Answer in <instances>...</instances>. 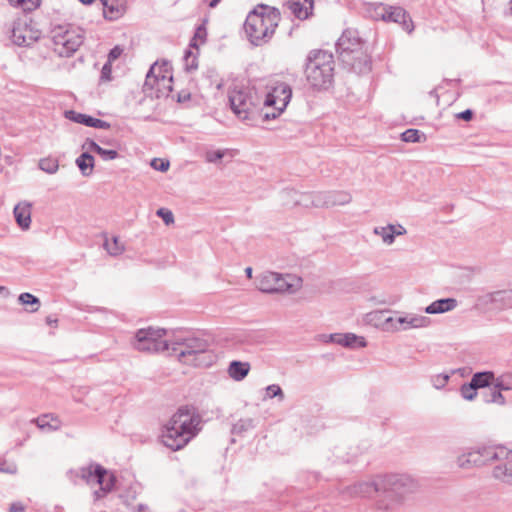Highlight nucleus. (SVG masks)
I'll use <instances>...</instances> for the list:
<instances>
[{
  "label": "nucleus",
  "mask_w": 512,
  "mask_h": 512,
  "mask_svg": "<svg viewBox=\"0 0 512 512\" xmlns=\"http://www.w3.org/2000/svg\"><path fill=\"white\" fill-rule=\"evenodd\" d=\"M498 461L492 471L496 480L512 485V452L502 446H480L463 450L456 458L460 469L468 470Z\"/></svg>",
  "instance_id": "1"
},
{
  "label": "nucleus",
  "mask_w": 512,
  "mask_h": 512,
  "mask_svg": "<svg viewBox=\"0 0 512 512\" xmlns=\"http://www.w3.org/2000/svg\"><path fill=\"white\" fill-rule=\"evenodd\" d=\"M201 416L193 407H180L162 432V443L172 451L184 448L201 430Z\"/></svg>",
  "instance_id": "2"
},
{
  "label": "nucleus",
  "mask_w": 512,
  "mask_h": 512,
  "mask_svg": "<svg viewBox=\"0 0 512 512\" xmlns=\"http://www.w3.org/2000/svg\"><path fill=\"white\" fill-rule=\"evenodd\" d=\"M170 341L169 355L176 356L183 364L209 367L215 362L216 356L203 338L174 334Z\"/></svg>",
  "instance_id": "3"
},
{
  "label": "nucleus",
  "mask_w": 512,
  "mask_h": 512,
  "mask_svg": "<svg viewBox=\"0 0 512 512\" xmlns=\"http://www.w3.org/2000/svg\"><path fill=\"white\" fill-rule=\"evenodd\" d=\"M281 20L277 8L259 4L246 17L244 23L245 34L254 46H261L273 37Z\"/></svg>",
  "instance_id": "4"
},
{
  "label": "nucleus",
  "mask_w": 512,
  "mask_h": 512,
  "mask_svg": "<svg viewBox=\"0 0 512 512\" xmlns=\"http://www.w3.org/2000/svg\"><path fill=\"white\" fill-rule=\"evenodd\" d=\"M418 489L417 482L406 474H389L381 476V497L377 506L381 510H389L401 503L404 497Z\"/></svg>",
  "instance_id": "5"
},
{
  "label": "nucleus",
  "mask_w": 512,
  "mask_h": 512,
  "mask_svg": "<svg viewBox=\"0 0 512 512\" xmlns=\"http://www.w3.org/2000/svg\"><path fill=\"white\" fill-rule=\"evenodd\" d=\"M305 75L314 89H328L334 78L333 55L323 50L311 51L307 56Z\"/></svg>",
  "instance_id": "6"
},
{
  "label": "nucleus",
  "mask_w": 512,
  "mask_h": 512,
  "mask_svg": "<svg viewBox=\"0 0 512 512\" xmlns=\"http://www.w3.org/2000/svg\"><path fill=\"white\" fill-rule=\"evenodd\" d=\"M336 50L341 60L359 73L371 70V61L362 52V44L357 33L345 30L336 43Z\"/></svg>",
  "instance_id": "7"
},
{
  "label": "nucleus",
  "mask_w": 512,
  "mask_h": 512,
  "mask_svg": "<svg viewBox=\"0 0 512 512\" xmlns=\"http://www.w3.org/2000/svg\"><path fill=\"white\" fill-rule=\"evenodd\" d=\"M229 102L235 115L244 121H254L258 116L263 119L262 98L257 91L249 87L235 88L229 92Z\"/></svg>",
  "instance_id": "8"
},
{
  "label": "nucleus",
  "mask_w": 512,
  "mask_h": 512,
  "mask_svg": "<svg viewBox=\"0 0 512 512\" xmlns=\"http://www.w3.org/2000/svg\"><path fill=\"white\" fill-rule=\"evenodd\" d=\"M292 97L291 86L282 81H277L268 86V91L262 99L263 120L276 119L283 113Z\"/></svg>",
  "instance_id": "9"
},
{
  "label": "nucleus",
  "mask_w": 512,
  "mask_h": 512,
  "mask_svg": "<svg viewBox=\"0 0 512 512\" xmlns=\"http://www.w3.org/2000/svg\"><path fill=\"white\" fill-rule=\"evenodd\" d=\"M301 285V279L291 274H282L265 271L256 279V287L259 291L268 294L294 293Z\"/></svg>",
  "instance_id": "10"
},
{
  "label": "nucleus",
  "mask_w": 512,
  "mask_h": 512,
  "mask_svg": "<svg viewBox=\"0 0 512 512\" xmlns=\"http://www.w3.org/2000/svg\"><path fill=\"white\" fill-rule=\"evenodd\" d=\"M168 331L162 328H143L135 334L134 347L141 352L159 353L170 351L171 338H167Z\"/></svg>",
  "instance_id": "11"
},
{
  "label": "nucleus",
  "mask_w": 512,
  "mask_h": 512,
  "mask_svg": "<svg viewBox=\"0 0 512 512\" xmlns=\"http://www.w3.org/2000/svg\"><path fill=\"white\" fill-rule=\"evenodd\" d=\"M52 42L56 53L69 57L83 43V36L76 30L58 27L52 31Z\"/></svg>",
  "instance_id": "12"
},
{
  "label": "nucleus",
  "mask_w": 512,
  "mask_h": 512,
  "mask_svg": "<svg viewBox=\"0 0 512 512\" xmlns=\"http://www.w3.org/2000/svg\"><path fill=\"white\" fill-rule=\"evenodd\" d=\"M77 475L87 484L97 483L102 486V491L110 492L114 487L116 478L100 464L91 463L79 468Z\"/></svg>",
  "instance_id": "13"
},
{
  "label": "nucleus",
  "mask_w": 512,
  "mask_h": 512,
  "mask_svg": "<svg viewBox=\"0 0 512 512\" xmlns=\"http://www.w3.org/2000/svg\"><path fill=\"white\" fill-rule=\"evenodd\" d=\"M41 31L25 20H15L11 28L10 38L17 46L27 47L39 40Z\"/></svg>",
  "instance_id": "14"
},
{
  "label": "nucleus",
  "mask_w": 512,
  "mask_h": 512,
  "mask_svg": "<svg viewBox=\"0 0 512 512\" xmlns=\"http://www.w3.org/2000/svg\"><path fill=\"white\" fill-rule=\"evenodd\" d=\"M170 79H173L170 63L168 61L155 62L146 75L144 90H154L155 85L160 83L169 85Z\"/></svg>",
  "instance_id": "15"
},
{
  "label": "nucleus",
  "mask_w": 512,
  "mask_h": 512,
  "mask_svg": "<svg viewBox=\"0 0 512 512\" xmlns=\"http://www.w3.org/2000/svg\"><path fill=\"white\" fill-rule=\"evenodd\" d=\"M311 197L313 206L327 208L336 205H345L352 200L350 193L345 191L318 192L314 193Z\"/></svg>",
  "instance_id": "16"
},
{
  "label": "nucleus",
  "mask_w": 512,
  "mask_h": 512,
  "mask_svg": "<svg viewBox=\"0 0 512 512\" xmlns=\"http://www.w3.org/2000/svg\"><path fill=\"white\" fill-rule=\"evenodd\" d=\"M343 494L351 498H367L378 493L381 496V477L375 480L358 481L353 485L347 486L342 491Z\"/></svg>",
  "instance_id": "17"
},
{
  "label": "nucleus",
  "mask_w": 512,
  "mask_h": 512,
  "mask_svg": "<svg viewBox=\"0 0 512 512\" xmlns=\"http://www.w3.org/2000/svg\"><path fill=\"white\" fill-rule=\"evenodd\" d=\"M485 305H493L496 309L506 310L512 308V289L489 292L480 298Z\"/></svg>",
  "instance_id": "18"
},
{
  "label": "nucleus",
  "mask_w": 512,
  "mask_h": 512,
  "mask_svg": "<svg viewBox=\"0 0 512 512\" xmlns=\"http://www.w3.org/2000/svg\"><path fill=\"white\" fill-rule=\"evenodd\" d=\"M382 18L385 21L399 23L404 30L411 33L413 31V23L407 12L398 6H389L384 8Z\"/></svg>",
  "instance_id": "19"
},
{
  "label": "nucleus",
  "mask_w": 512,
  "mask_h": 512,
  "mask_svg": "<svg viewBox=\"0 0 512 512\" xmlns=\"http://www.w3.org/2000/svg\"><path fill=\"white\" fill-rule=\"evenodd\" d=\"M396 321L397 324L404 325L403 329L407 330L410 328H422L427 327L430 324V318L426 316H419L414 314H409L406 316H401L396 319L393 317H385L384 322L388 325L391 324V327L398 330L399 328L393 324V322Z\"/></svg>",
  "instance_id": "20"
},
{
  "label": "nucleus",
  "mask_w": 512,
  "mask_h": 512,
  "mask_svg": "<svg viewBox=\"0 0 512 512\" xmlns=\"http://www.w3.org/2000/svg\"><path fill=\"white\" fill-rule=\"evenodd\" d=\"M285 5L296 18L305 20L312 14L314 0H289Z\"/></svg>",
  "instance_id": "21"
},
{
  "label": "nucleus",
  "mask_w": 512,
  "mask_h": 512,
  "mask_svg": "<svg viewBox=\"0 0 512 512\" xmlns=\"http://www.w3.org/2000/svg\"><path fill=\"white\" fill-rule=\"evenodd\" d=\"M103 5V14L106 19L116 20L126 11V0H101Z\"/></svg>",
  "instance_id": "22"
},
{
  "label": "nucleus",
  "mask_w": 512,
  "mask_h": 512,
  "mask_svg": "<svg viewBox=\"0 0 512 512\" xmlns=\"http://www.w3.org/2000/svg\"><path fill=\"white\" fill-rule=\"evenodd\" d=\"M16 223L22 230H28L31 225V204L18 203L13 210Z\"/></svg>",
  "instance_id": "23"
},
{
  "label": "nucleus",
  "mask_w": 512,
  "mask_h": 512,
  "mask_svg": "<svg viewBox=\"0 0 512 512\" xmlns=\"http://www.w3.org/2000/svg\"><path fill=\"white\" fill-rule=\"evenodd\" d=\"M331 340L344 347L355 348V347H366L367 343L363 337L357 336L353 333L346 334H332Z\"/></svg>",
  "instance_id": "24"
},
{
  "label": "nucleus",
  "mask_w": 512,
  "mask_h": 512,
  "mask_svg": "<svg viewBox=\"0 0 512 512\" xmlns=\"http://www.w3.org/2000/svg\"><path fill=\"white\" fill-rule=\"evenodd\" d=\"M457 307V300L454 298H443L432 302L425 308L427 314H439L453 310Z\"/></svg>",
  "instance_id": "25"
},
{
  "label": "nucleus",
  "mask_w": 512,
  "mask_h": 512,
  "mask_svg": "<svg viewBox=\"0 0 512 512\" xmlns=\"http://www.w3.org/2000/svg\"><path fill=\"white\" fill-rule=\"evenodd\" d=\"M250 368L248 362L234 360L230 362L227 372L233 380L242 381L248 375Z\"/></svg>",
  "instance_id": "26"
},
{
  "label": "nucleus",
  "mask_w": 512,
  "mask_h": 512,
  "mask_svg": "<svg viewBox=\"0 0 512 512\" xmlns=\"http://www.w3.org/2000/svg\"><path fill=\"white\" fill-rule=\"evenodd\" d=\"M471 381L477 389L491 388L495 381V373L493 371H480L472 375Z\"/></svg>",
  "instance_id": "27"
},
{
  "label": "nucleus",
  "mask_w": 512,
  "mask_h": 512,
  "mask_svg": "<svg viewBox=\"0 0 512 512\" xmlns=\"http://www.w3.org/2000/svg\"><path fill=\"white\" fill-rule=\"evenodd\" d=\"M32 422L36 423L39 429L48 431H56L61 426L60 421L56 417L47 414L33 419Z\"/></svg>",
  "instance_id": "28"
},
{
  "label": "nucleus",
  "mask_w": 512,
  "mask_h": 512,
  "mask_svg": "<svg viewBox=\"0 0 512 512\" xmlns=\"http://www.w3.org/2000/svg\"><path fill=\"white\" fill-rule=\"evenodd\" d=\"M76 165L83 176H89L93 172L94 157L88 152H83L76 159Z\"/></svg>",
  "instance_id": "29"
},
{
  "label": "nucleus",
  "mask_w": 512,
  "mask_h": 512,
  "mask_svg": "<svg viewBox=\"0 0 512 512\" xmlns=\"http://www.w3.org/2000/svg\"><path fill=\"white\" fill-rule=\"evenodd\" d=\"M374 233L379 235L385 244H392L395 240V226L387 225L385 227H376Z\"/></svg>",
  "instance_id": "30"
},
{
  "label": "nucleus",
  "mask_w": 512,
  "mask_h": 512,
  "mask_svg": "<svg viewBox=\"0 0 512 512\" xmlns=\"http://www.w3.org/2000/svg\"><path fill=\"white\" fill-rule=\"evenodd\" d=\"M65 117L70 121L85 125L87 127H90L93 118L90 115L79 113L74 110L65 111Z\"/></svg>",
  "instance_id": "31"
},
{
  "label": "nucleus",
  "mask_w": 512,
  "mask_h": 512,
  "mask_svg": "<svg viewBox=\"0 0 512 512\" xmlns=\"http://www.w3.org/2000/svg\"><path fill=\"white\" fill-rule=\"evenodd\" d=\"M484 402L487 404H497L504 406L506 404V398L498 390L490 388L489 392L483 394Z\"/></svg>",
  "instance_id": "32"
},
{
  "label": "nucleus",
  "mask_w": 512,
  "mask_h": 512,
  "mask_svg": "<svg viewBox=\"0 0 512 512\" xmlns=\"http://www.w3.org/2000/svg\"><path fill=\"white\" fill-rule=\"evenodd\" d=\"M38 166L39 169L48 174H55L59 169V162L55 158L46 157L39 160Z\"/></svg>",
  "instance_id": "33"
},
{
  "label": "nucleus",
  "mask_w": 512,
  "mask_h": 512,
  "mask_svg": "<svg viewBox=\"0 0 512 512\" xmlns=\"http://www.w3.org/2000/svg\"><path fill=\"white\" fill-rule=\"evenodd\" d=\"M401 139L407 143H417L425 139V134L418 129H407L401 134Z\"/></svg>",
  "instance_id": "34"
},
{
  "label": "nucleus",
  "mask_w": 512,
  "mask_h": 512,
  "mask_svg": "<svg viewBox=\"0 0 512 512\" xmlns=\"http://www.w3.org/2000/svg\"><path fill=\"white\" fill-rule=\"evenodd\" d=\"M254 428V421L251 418L240 419L233 424L231 432L232 434H242L248 430Z\"/></svg>",
  "instance_id": "35"
},
{
  "label": "nucleus",
  "mask_w": 512,
  "mask_h": 512,
  "mask_svg": "<svg viewBox=\"0 0 512 512\" xmlns=\"http://www.w3.org/2000/svg\"><path fill=\"white\" fill-rule=\"evenodd\" d=\"M10 4L21 8L24 12L35 10L40 5V0H9Z\"/></svg>",
  "instance_id": "36"
},
{
  "label": "nucleus",
  "mask_w": 512,
  "mask_h": 512,
  "mask_svg": "<svg viewBox=\"0 0 512 512\" xmlns=\"http://www.w3.org/2000/svg\"><path fill=\"white\" fill-rule=\"evenodd\" d=\"M477 390L476 386L473 385V382L470 380L469 383H465L460 387V394L463 399L473 401L478 395Z\"/></svg>",
  "instance_id": "37"
},
{
  "label": "nucleus",
  "mask_w": 512,
  "mask_h": 512,
  "mask_svg": "<svg viewBox=\"0 0 512 512\" xmlns=\"http://www.w3.org/2000/svg\"><path fill=\"white\" fill-rule=\"evenodd\" d=\"M104 247L107 252L112 256H117L123 252V247L119 244L117 237H113L111 241L106 240Z\"/></svg>",
  "instance_id": "38"
},
{
  "label": "nucleus",
  "mask_w": 512,
  "mask_h": 512,
  "mask_svg": "<svg viewBox=\"0 0 512 512\" xmlns=\"http://www.w3.org/2000/svg\"><path fill=\"white\" fill-rule=\"evenodd\" d=\"M278 398L283 401L285 398L284 392L278 384H271L266 387V398Z\"/></svg>",
  "instance_id": "39"
},
{
  "label": "nucleus",
  "mask_w": 512,
  "mask_h": 512,
  "mask_svg": "<svg viewBox=\"0 0 512 512\" xmlns=\"http://www.w3.org/2000/svg\"><path fill=\"white\" fill-rule=\"evenodd\" d=\"M207 36V30L204 25H199L196 28V31L194 33V37L192 38L190 42V46L194 48H198V41L201 43H204Z\"/></svg>",
  "instance_id": "40"
},
{
  "label": "nucleus",
  "mask_w": 512,
  "mask_h": 512,
  "mask_svg": "<svg viewBox=\"0 0 512 512\" xmlns=\"http://www.w3.org/2000/svg\"><path fill=\"white\" fill-rule=\"evenodd\" d=\"M18 471L17 464L0 457V472L14 475Z\"/></svg>",
  "instance_id": "41"
},
{
  "label": "nucleus",
  "mask_w": 512,
  "mask_h": 512,
  "mask_svg": "<svg viewBox=\"0 0 512 512\" xmlns=\"http://www.w3.org/2000/svg\"><path fill=\"white\" fill-rule=\"evenodd\" d=\"M449 379L450 375L448 374H437L432 376L431 382L436 389H442L447 385Z\"/></svg>",
  "instance_id": "42"
},
{
  "label": "nucleus",
  "mask_w": 512,
  "mask_h": 512,
  "mask_svg": "<svg viewBox=\"0 0 512 512\" xmlns=\"http://www.w3.org/2000/svg\"><path fill=\"white\" fill-rule=\"evenodd\" d=\"M172 80H169V85H165L164 83H160L159 85H155L154 89L156 90L155 95L156 97L161 96H168L169 93L172 91Z\"/></svg>",
  "instance_id": "43"
},
{
  "label": "nucleus",
  "mask_w": 512,
  "mask_h": 512,
  "mask_svg": "<svg viewBox=\"0 0 512 512\" xmlns=\"http://www.w3.org/2000/svg\"><path fill=\"white\" fill-rule=\"evenodd\" d=\"M19 301L24 305H39V299L31 293L25 292L20 294Z\"/></svg>",
  "instance_id": "44"
},
{
  "label": "nucleus",
  "mask_w": 512,
  "mask_h": 512,
  "mask_svg": "<svg viewBox=\"0 0 512 512\" xmlns=\"http://www.w3.org/2000/svg\"><path fill=\"white\" fill-rule=\"evenodd\" d=\"M185 69L186 71H192L197 68L196 57L192 55V52L187 50L184 55Z\"/></svg>",
  "instance_id": "45"
},
{
  "label": "nucleus",
  "mask_w": 512,
  "mask_h": 512,
  "mask_svg": "<svg viewBox=\"0 0 512 512\" xmlns=\"http://www.w3.org/2000/svg\"><path fill=\"white\" fill-rule=\"evenodd\" d=\"M157 216L161 217L166 225H170L174 223V216L173 213L166 209V208H160L156 212Z\"/></svg>",
  "instance_id": "46"
},
{
  "label": "nucleus",
  "mask_w": 512,
  "mask_h": 512,
  "mask_svg": "<svg viewBox=\"0 0 512 512\" xmlns=\"http://www.w3.org/2000/svg\"><path fill=\"white\" fill-rule=\"evenodd\" d=\"M224 157V151L222 150H209L206 152L205 158L209 163H215Z\"/></svg>",
  "instance_id": "47"
},
{
  "label": "nucleus",
  "mask_w": 512,
  "mask_h": 512,
  "mask_svg": "<svg viewBox=\"0 0 512 512\" xmlns=\"http://www.w3.org/2000/svg\"><path fill=\"white\" fill-rule=\"evenodd\" d=\"M104 161L114 160L118 157V152L112 149L100 148L97 153Z\"/></svg>",
  "instance_id": "48"
},
{
  "label": "nucleus",
  "mask_w": 512,
  "mask_h": 512,
  "mask_svg": "<svg viewBox=\"0 0 512 512\" xmlns=\"http://www.w3.org/2000/svg\"><path fill=\"white\" fill-rule=\"evenodd\" d=\"M169 162L168 161H163L161 159H153L152 162H151V166L157 170V171H161V172H165L169 169Z\"/></svg>",
  "instance_id": "49"
},
{
  "label": "nucleus",
  "mask_w": 512,
  "mask_h": 512,
  "mask_svg": "<svg viewBox=\"0 0 512 512\" xmlns=\"http://www.w3.org/2000/svg\"><path fill=\"white\" fill-rule=\"evenodd\" d=\"M90 127L92 128H97V129H109L111 127L110 123L104 121V120H101V119H98V118H92V123L90 125Z\"/></svg>",
  "instance_id": "50"
},
{
  "label": "nucleus",
  "mask_w": 512,
  "mask_h": 512,
  "mask_svg": "<svg viewBox=\"0 0 512 512\" xmlns=\"http://www.w3.org/2000/svg\"><path fill=\"white\" fill-rule=\"evenodd\" d=\"M498 377L502 380L503 385L506 386V389H508L509 391L512 390V373L511 372L502 373Z\"/></svg>",
  "instance_id": "51"
},
{
  "label": "nucleus",
  "mask_w": 512,
  "mask_h": 512,
  "mask_svg": "<svg viewBox=\"0 0 512 512\" xmlns=\"http://www.w3.org/2000/svg\"><path fill=\"white\" fill-rule=\"evenodd\" d=\"M122 52L123 50L119 46H115L114 48H112L108 54V62L111 63L112 61L118 59Z\"/></svg>",
  "instance_id": "52"
},
{
  "label": "nucleus",
  "mask_w": 512,
  "mask_h": 512,
  "mask_svg": "<svg viewBox=\"0 0 512 512\" xmlns=\"http://www.w3.org/2000/svg\"><path fill=\"white\" fill-rule=\"evenodd\" d=\"M83 148H87L90 151L98 153L101 146L97 144L94 140L87 138L85 143L83 144Z\"/></svg>",
  "instance_id": "53"
},
{
  "label": "nucleus",
  "mask_w": 512,
  "mask_h": 512,
  "mask_svg": "<svg viewBox=\"0 0 512 512\" xmlns=\"http://www.w3.org/2000/svg\"><path fill=\"white\" fill-rule=\"evenodd\" d=\"M473 111L471 109H466L456 115L458 119L464 120V121H470L473 118Z\"/></svg>",
  "instance_id": "54"
},
{
  "label": "nucleus",
  "mask_w": 512,
  "mask_h": 512,
  "mask_svg": "<svg viewBox=\"0 0 512 512\" xmlns=\"http://www.w3.org/2000/svg\"><path fill=\"white\" fill-rule=\"evenodd\" d=\"M491 388L494 390H498L500 393H502V391H509L508 389H506V386L503 385L502 380L496 375H495V381L492 384Z\"/></svg>",
  "instance_id": "55"
},
{
  "label": "nucleus",
  "mask_w": 512,
  "mask_h": 512,
  "mask_svg": "<svg viewBox=\"0 0 512 512\" xmlns=\"http://www.w3.org/2000/svg\"><path fill=\"white\" fill-rule=\"evenodd\" d=\"M111 74V65L110 63H105L101 70V80H110Z\"/></svg>",
  "instance_id": "56"
},
{
  "label": "nucleus",
  "mask_w": 512,
  "mask_h": 512,
  "mask_svg": "<svg viewBox=\"0 0 512 512\" xmlns=\"http://www.w3.org/2000/svg\"><path fill=\"white\" fill-rule=\"evenodd\" d=\"M25 507L21 502H14L9 507V512H24Z\"/></svg>",
  "instance_id": "57"
},
{
  "label": "nucleus",
  "mask_w": 512,
  "mask_h": 512,
  "mask_svg": "<svg viewBox=\"0 0 512 512\" xmlns=\"http://www.w3.org/2000/svg\"><path fill=\"white\" fill-rule=\"evenodd\" d=\"M189 99H190V94L185 91H182L181 93L178 94V102H185Z\"/></svg>",
  "instance_id": "58"
},
{
  "label": "nucleus",
  "mask_w": 512,
  "mask_h": 512,
  "mask_svg": "<svg viewBox=\"0 0 512 512\" xmlns=\"http://www.w3.org/2000/svg\"><path fill=\"white\" fill-rule=\"evenodd\" d=\"M406 233V229L401 226V225H398L397 227L395 226V236L397 235H403Z\"/></svg>",
  "instance_id": "59"
},
{
  "label": "nucleus",
  "mask_w": 512,
  "mask_h": 512,
  "mask_svg": "<svg viewBox=\"0 0 512 512\" xmlns=\"http://www.w3.org/2000/svg\"><path fill=\"white\" fill-rule=\"evenodd\" d=\"M107 492H104L102 491V486H100V489L99 490H96L94 492V496L96 499H100L101 497H103Z\"/></svg>",
  "instance_id": "60"
},
{
  "label": "nucleus",
  "mask_w": 512,
  "mask_h": 512,
  "mask_svg": "<svg viewBox=\"0 0 512 512\" xmlns=\"http://www.w3.org/2000/svg\"><path fill=\"white\" fill-rule=\"evenodd\" d=\"M46 323L48 325H53V324L57 323V319L53 318L52 316H47Z\"/></svg>",
  "instance_id": "61"
},
{
  "label": "nucleus",
  "mask_w": 512,
  "mask_h": 512,
  "mask_svg": "<svg viewBox=\"0 0 512 512\" xmlns=\"http://www.w3.org/2000/svg\"><path fill=\"white\" fill-rule=\"evenodd\" d=\"M252 273H253V270H252L251 267H247L245 269V274H246L247 278L251 279L252 278Z\"/></svg>",
  "instance_id": "62"
},
{
  "label": "nucleus",
  "mask_w": 512,
  "mask_h": 512,
  "mask_svg": "<svg viewBox=\"0 0 512 512\" xmlns=\"http://www.w3.org/2000/svg\"><path fill=\"white\" fill-rule=\"evenodd\" d=\"M377 315H380L381 317H384L385 316V313L384 312H377V313H370L368 315V317H370V320H372L374 317H376Z\"/></svg>",
  "instance_id": "63"
},
{
  "label": "nucleus",
  "mask_w": 512,
  "mask_h": 512,
  "mask_svg": "<svg viewBox=\"0 0 512 512\" xmlns=\"http://www.w3.org/2000/svg\"><path fill=\"white\" fill-rule=\"evenodd\" d=\"M220 1H221V0H211V1L209 2V7H210V8H215V7L219 4V2H220Z\"/></svg>",
  "instance_id": "64"
}]
</instances>
